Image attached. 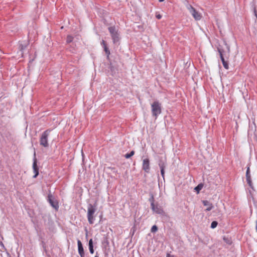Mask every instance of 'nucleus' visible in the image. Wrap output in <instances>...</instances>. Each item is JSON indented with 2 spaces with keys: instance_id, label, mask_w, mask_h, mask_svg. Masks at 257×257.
Returning <instances> with one entry per match:
<instances>
[{
  "instance_id": "f257e3e1",
  "label": "nucleus",
  "mask_w": 257,
  "mask_h": 257,
  "mask_svg": "<svg viewBox=\"0 0 257 257\" xmlns=\"http://www.w3.org/2000/svg\"><path fill=\"white\" fill-rule=\"evenodd\" d=\"M223 43L225 46V48H223V46L220 45H219L217 47V51L219 53L221 59H222V58L229 57L230 53L229 46L227 44L226 42H224Z\"/></svg>"
},
{
  "instance_id": "f03ea898",
  "label": "nucleus",
  "mask_w": 257,
  "mask_h": 257,
  "mask_svg": "<svg viewBox=\"0 0 257 257\" xmlns=\"http://www.w3.org/2000/svg\"><path fill=\"white\" fill-rule=\"evenodd\" d=\"M51 130L48 129L44 131L41 135L40 138V144L44 148H48V137Z\"/></svg>"
},
{
  "instance_id": "7ed1b4c3",
  "label": "nucleus",
  "mask_w": 257,
  "mask_h": 257,
  "mask_svg": "<svg viewBox=\"0 0 257 257\" xmlns=\"http://www.w3.org/2000/svg\"><path fill=\"white\" fill-rule=\"evenodd\" d=\"M96 210V206L89 204L87 210V218L89 224H92L94 223V214Z\"/></svg>"
},
{
  "instance_id": "20e7f679",
  "label": "nucleus",
  "mask_w": 257,
  "mask_h": 257,
  "mask_svg": "<svg viewBox=\"0 0 257 257\" xmlns=\"http://www.w3.org/2000/svg\"><path fill=\"white\" fill-rule=\"evenodd\" d=\"M151 108L152 115L156 118L162 112L161 104L158 101H155L151 104Z\"/></svg>"
},
{
  "instance_id": "39448f33",
  "label": "nucleus",
  "mask_w": 257,
  "mask_h": 257,
  "mask_svg": "<svg viewBox=\"0 0 257 257\" xmlns=\"http://www.w3.org/2000/svg\"><path fill=\"white\" fill-rule=\"evenodd\" d=\"M108 31L111 35V38L114 44H117L120 40L119 34L118 33L117 30L114 26L109 27Z\"/></svg>"
},
{
  "instance_id": "423d86ee",
  "label": "nucleus",
  "mask_w": 257,
  "mask_h": 257,
  "mask_svg": "<svg viewBox=\"0 0 257 257\" xmlns=\"http://www.w3.org/2000/svg\"><path fill=\"white\" fill-rule=\"evenodd\" d=\"M47 201L53 208H54L56 211L58 210L59 207L58 202L50 192L48 194Z\"/></svg>"
},
{
  "instance_id": "0eeeda50",
  "label": "nucleus",
  "mask_w": 257,
  "mask_h": 257,
  "mask_svg": "<svg viewBox=\"0 0 257 257\" xmlns=\"http://www.w3.org/2000/svg\"><path fill=\"white\" fill-rule=\"evenodd\" d=\"M190 13L196 20H200L201 18V15L192 6L189 5L188 7Z\"/></svg>"
},
{
  "instance_id": "6e6552de",
  "label": "nucleus",
  "mask_w": 257,
  "mask_h": 257,
  "mask_svg": "<svg viewBox=\"0 0 257 257\" xmlns=\"http://www.w3.org/2000/svg\"><path fill=\"white\" fill-rule=\"evenodd\" d=\"M246 182L248 185L249 186V187L252 189H253V184L252 183V181L251 179V176L250 174V170H249V167H248L246 170Z\"/></svg>"
},
{
  "instance_id": "1a4fd4ad",
  "label": "nucleus",
  "mask_w": 257,
  "mask_h": 257,
  "mask_svg": "<svg viewBox=\"0 0 257 257\" xmlns=\"http://www.w3.org/2000/svg\"><path fill=\"white\" fill-rule=\"evenodd\" d=\"M143 169L146 173L149 172L150 170V161H149V159L147 158L143 160Z\"/></svg>"
},
{
  "instance_id": "9d476101",
  "label": "nucleus",
  "mask_w": 257,
  "mask_h": 257,
  "mask_svg": "<svg viewBox=\"0 0 257 257\" xmlns=\"http://www.w3.org/2000/svg\"><path fill=\"white\" fill-rule=\"evenodd\" d=\"M101 45L103 47L104 51L105 53V54L106 55L107 59L109 60L110 52V51H109L108 47L107 46L105 41L104 40H102L101 42Z\"/></svg>"
},
{
  "instance_id": "9b49d317",
  "label": "nucleus",
  "mask_w": 257,
  "mask_h": 257,
  "mask_svg": "<svg viewBox=\"0 0 257 257\" xmlns=\"http://www.w3.org/2000/svg\"><path fill=\"white\" fill-rule=\"evenodd\" d=\"M77 244H78V253L80 255V257H84V251L83 247L82 244L80 240H77Z\"/></svg>"
},
{
  "instance_id": "f8f14e48",
  "label": "nucleus",
  "mask_w": 257,
  "mask_h": 257,
  "mask_svg": "<svg viewBox=\"0 0 257 257\" xmlns=\"http://www.w3.org/2000/svg\"><path fill=\"white\" fill-rule=\"evenodd\" d=\"M151 209H152V210L154 212H155L157 214H163L164 213V212L163 209L162 208V207L161 206H160L159 205H158V204L154 205V208H151Z\"/></svg>"
},
{
  "instance_id": "ddd939ff",
  "label": "nucleus",
  "mask_w": 257,
  "mask_h": 257,
  "mask_svg": "<svg viewBox=\"0 0 257 257\" xmlns=\"http://www.w3.org/2000/svg\"><path fill=\"white\" fill-rule=\"evenodd\" d=\"M202 203L204 206H207V208L205 209L206 211H210L212 209L213 206L211 203L207 200H203Z\"/></svg>"
},
{
  "instance_id": "4468645a",
  "label": "nucleus",
  "mask_w": 257,
  "mask_h": 257,
  "mask_svg": "<svg viewBox=\"0 0 257 257\" xmlns=\"http://www.w3.org/2000/svg\"><path fill=\"white\" fill-rule=\"evenodd\" d=\"M89 249L90 253L93 254L94 253L93 245L92 239H90L88 242Z\"/></svg>"
},
{
  "instance_id": "2eb2a0df",
  "label": "nucleus",
  "mask_w": 257,
  "mask_h": 257,
  "mask_svg": "<svg viewBox=\"0 0 257 257\" xmlns=\"http://www.w3.org/2000/svg\"><path fill=\"white\" fill-rule=\"evenodd\" d=\"M221 60L222 64H223L224 68L226 69H228L229 66H228V62L227 61L225 60V58H222V59H221Z\"/></svg>"
},
{
  "instance_id": "dca6fc26",
  "label": "nucleus",
  "mask_w": 257,
  "mask_h": 257,
  "mask_svg": "<svg viewBox=\"0 0 257 257\" xmlns=\"http://www.w3.org/2000/svg\"><path fill=\"white\" fill-rule=\"evenodd\" d=\"M159 166L160 169H165L166 167V163L162 160H160L159 162Z\"/></svg>"
},
{
  "instance_id": "f3484780",
  "label": "nucleus",
  "mask_w": 257,
  "mask_h": 257,
  "mask_svg": "<svg viewBox=\"0 0 257 257\" xmlns=\"http://www.w3.org/2000/svg\"><path fill=\"white\" fill-rule=\"evenodd\" d=\"M203 185L202 184H198L196 187H195L194 190L199 193L200 191L202 189Z\"/></svg>"
},
{
  "instance_id": "a211bd4d",
  "label": "nucleus",
  "mask_w": 257,
  "mask_h": 257,
  "mask_svg": "<svg viewBox=\"0 0 257 257\" xmlns=\"http://www.w3.org/2000/svg\"><path fill=\"white\" fill-rule=\"evenodd\" d=\"M33 171L35 170V169L39 170V168L37 166V159L35 157L34 158V161H33Z\"/></svg>"
},
{
  "instance_id": "6ab92c4d",
  "label": "nucleus",
  "mask_w": 257,
  "mask_h": 257,
  "mask_svg": "<svg viewBox=\"0 0 257 257\" xmlns=\"http://www.w3.org/2000/svg\"><path fill=\"white\" fill-rule=\"evenodd\" d=\"M109 243L107 237H104L103 239L102 240V244L105 246V247L108 246Z\"/></svg>"
},
{
  "instance_id": "aec40b11",
  "label": "nucleus",
  "mask_w": 257,
  "mask_h": 257,
  "mask_svg": "<svg viewBox=\"0 0 257 257\" xmlns=\"http://www.w3.org/2000/svg\"><path fill=\"white\" fill-rule=\"evenodd\" d=\"M149 201L151 203V208H153L154 205H155L154 203L155 200L153 195L151 196V197L149 199Z\"/></svg>"
},
{
  "instance_id": "412c9836",
  "label": "nucleus",
  "mask_w": 257,
  "mask_h": 257,
  "mask_svg": "<svg viewBox=\"0 0 257 257\" xmlns=\"http://www.w3.org/2000/svg\"><path fill=\"white\" fill-rule=\"evenodd\" d=\"M134 154H135V151H132L130 153L126 154L124 155V157L126 159H128V158H131L132 156H133L134 155Z\"/></svg>"
},
{
  "instance_id": "4be33fe9",
  "label": "nucleus",
  "mask_w": 257,
  "mask_h": 257,
  "mask_svg": "<svg viewBox=\"0 0 257 257\" xmlns=\"http://www.w3.org/2000/svg\"><path fill=\"white\" fill-rule=\"evenodd\" d=\"M73 39V37L70 35H68L67 37L66 42L67 43H70L72 42Z\"/></svg>"
},
{
  "instance_id": "5701e85b",
  "label": "nucleus",
  "mask_w": 257,
  "mask_h": 257,
  "mask_svg": "<svg viewBox=\"0 0 257 257\" xmlns=\"http://www.w3.org/2000/svg\"><path fill=\"white\" fill-rule=\"evenodd\" d=\"M218 224V222L216 221H213L211 222V228H215Z\"/></svg>"
},
{
  "instance_id": "b1692460",
  "label": "nucleus",
  "mask_w": 257,
  "mask_h": 257,
  "mask_svg": "<svg viewBox=\"0 0 257 257\" xmlns=\"http://www.w3.org/2000/svg\"><path fill=\"white\" fill-rule=\"evenodd\" d=\"M223 240H224V241L225 242H226L228 244H230L231 243V241L230 239L227 237H224Z\"/></svg>"
},
{
  "instance_id": "393cba45",
  "label": "nucleus",
  "mask_w": 257,
  "mask_h": 257,
  "mask_svg": "<svg viewBox=\"0 0 257 257\" xmlns=\"http://www.w3.org/2000/svg\"><path fill=\"white\" fill-rule=\"evenodd\" d=\"M158 227L156 225H153L151 228V232H155L157 231Z\"/></svg>"
},
{
  "instance_id": "a878e982",
  "label": "nucleus",
  "mask_w": 257,
  "mask_h": 257,
  "mask_svg": "<svg viewBox=\"0 0 257 257\" xmlns=\"http://www.w3.org/2000/svg\"><path fill=\"white\" fill-rule=\"evenodd\" d=\"M27 45H23L22 44H21L19 46L20 50L22 52H23L26 48Z\"/></svg>"
},
{
  "instance_id": "bb28decb",
  "label": "nucleus",
  "mask_w": 257,
  "mask_h": 257,
  "mask_svg": "<svg viewBox=\"0 0 257 257\" xmlns=\"http://www.w3.org/2000/svg\"><path fill=\"white\" fill-rule=\"evenodd\" d=\"M34 172L35 175L33 176V178H36L39 175V170L35 169V170H34Z\"/></svg>"
},
{
  "instance_id": "cd10ccee",
  "label": "nucleus",
  "mask_w": 257,
  "mask_h": 257,
  "mask_svg": "<svg viewBox=\"0 0 257 257\" xmlns=\"http://www.w3.org/2000/svg\"><path fill=\"white\" fill-rule=\"evenodd\" d=\"M161 170V174L162 176L163 177V179H164L165 176V169H160Z\"/></svg>"
},
{
  "instance_id": "c85d7f7f",
  "label": "nucleus",
  "mask_w": 257,
  "mask_h": 257,
  "mask_svg": "<svg viewBox=\"0 0 257 257\" xmlns=\"http://www.w3.org/2000/svg\"><path fill=\"white\" fill-rule=\"evenodd\" d=\"M156 17L158 19H161L162 18V16L160 14H156Z\"/></svg>"
},
{
  "instance_id": "c756f323",
  "label": "nucleus",
  "mask_w": 257,
  "mask_h": 257,
  "mask_svg": "<svg viewBox=\"0 0 257 257\" xmlns=\"http://www.w3.org/2000/svg\"><path fill=\"white\" fill-rule=\"evenodd\" d=\"M0 245H1V246H2L4 248L6 249L3 243L2 242H1L0 243Z\"/></svg>"
},
{
  "instance_id": "7c9ffc66",
  "label": "nucleus",
  "mask_w": 257,
  "mask_h": 257,
  "mask_svg": "<svg viewBox=\"0 0 257 257\" xmlns=\"http://www.w3.org/2000/svg\"><path fill=\"white\" fill-rule=\"evenodd\" d=\"M111 169H112V170L113 171V172L114 173L116 172V170H115V168H111Z\"/></svg>"
},
{
  "instance_id": "2f4dec72",
  "label": "nucleus",
  "mask_w": 257,
  "mask_h": 257,
  "mask_svg": "<svg viewBox=\"0 0 257 257\" xmlns=\"http://www.w3.org/2000/svg\"><path fill=\"white\" fill-rule=\"evenodd\" d=\"M166 257H173L172 255H170V254L168 253L167 254Z\"/></svg>"
},
{
  "instance_id": "473e14b6",
  "label": "nucleus",
  "mask_w": 257,
  "mask_h": 257,
  "mask_svg": "<svg viewBox=\"0 0 257 257\" xmlns=\"http://www.w3.org/2000/svg\"><path fill=\"white\" fill-rule=\"evenodd\" d=\"M254 13L255 15L256 16V10L255 8L254 9Z\"/></svg>"
},
{
  "instance_id": "72a5a7b5",
  "label": "nucleus",
  "mask_w": 257,
  "mask_h": 257,
  "mask_svg": "<svg viewBox=\"0 0 257 257\" xmlns=\"http://www.w3.org/2000/svg\"><path fill=\"white\" fill-rule=\"evenodd\" d=\"M97 254H98V253L96 252L95 257H98V256L97 255Z\"/></svg>"
},
{
  "instance_id": "f704fd0d",
  "label": "nucleus",
  "mask_w": 257,
  "mask_h": 257,
  "mask_svg": "<svg viewBox=\"0 0 257 257\" xmlns=\"http://www.w3.org/2000/svg\"><path fill=\"white\" fill-rule=\"evenodd\" d=\"M164 1H165V0H159V1L160 2H164Z\"/></svg>"
},
{
  "instance_id": "c9c22d12",
  "label": "nucleus",
  "mask_w": 257,
  "mask_h": 257,
  "mask_svg": "<svg viewBox=\"0 0 257 257\" xmlns=\"http://www.w3.org/2000/svg\"><path fill=\"white\" fill-rule=\"evenodd\" d=\"M7 254H8V256H9L10 257H11V256H10V253H9L7 252Z\"/></svg>"
}]
</instances>
